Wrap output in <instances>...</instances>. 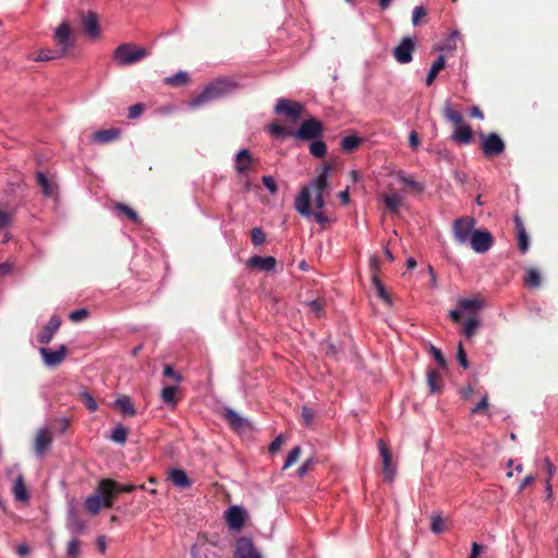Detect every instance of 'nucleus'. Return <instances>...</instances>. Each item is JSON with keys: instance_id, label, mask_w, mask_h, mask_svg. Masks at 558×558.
Listing matches in <instances>:
<instances>
[{"instance_id": "obj_64", "label": "nucleus", "mask_w": 558, "mask_h": 558, "mask_svg": "<svg viewBox=\"0 0 558 558\" xmlns=\"http://www.w3.org/2000/svg\"><path fill=\"white\" fill-rule=\"evenodd\" d=\"M488 405V398L487 396H484L481 401L472 409V413H478L483 410H485Z\"/></svg>"}, {"instance_id": "obj_48", "label": "nucleus", "mask_w": 558, "mask_h": 558, "mask_svg": "<svg viewBox=\"0 0 558 558\" xmlns=\"http://www.w3.org/2000/svg\"><path fill=\"white\" fill-rule=\"evenodd\" d=\"M268 132L272 135V136H277V137H286L289 135L287 129L278 123H271L269 126H268Z\"/></svg>"}, {"instance_id": "obj_60", "label": "nucleus", "mask_w": 558, "mask_h": 558, "mask_svg": "<svg viewBox=\"0 0 558 558\" xmlns=\"http://www.w3.org/2000/svg\"><path fill=\"white\" fill-rule=\"evenodd\" d=\"M430 353L433 354L435 361L437 362V364L440 366V367H445L446 366V360L441 353V351L439 349H437L436 347L432 345L430 347Z\"/></svg>"}, {"instance_id": "obj_41", "label": "nucleus", "mask_w": 558, "mask_h": 558, "mask_svg": "<svg viewBox=\"0 0 558 558\" xmlns=\"http://www.w3.org/2000/svg\"><path fill=\"white\" fill-rule=\"evenodd\" d=\"M37 183L40 186L45 196L50 197L53 194V189L45 173H37Z\"/></svg>"}, {"instance_id": "obj_21", "label": "nucleus", "mask_w": 558, "mask_h": 558, "mask_svg": "<svg viewBox=\"0 0 558 558\" xmlns=\"http://www.w3.org/2000/svg\"><path fill=\"white\" fill-rule=\"evenodd\" d=\"M83 26L87 34L92 38H97L100 35V27L98 23V16L95 12L89 11L84 17H83Z\"/></svg>"}, {"instance_id": "obj_2", "label": "nucleus", "mask_w": 558, "mask_h": 558, "mask_svg": "<svg viewBox=\"0 0 558 558\" xmlns=\"http://www.w3.org/2000/svg\"><path fill=\"white\" fill-rule=\"evenodd\" d=\"M114 486V481L110 478L101 480L94 495L86 498L85 505L92 514H96L101 508H110L113 505V497L108 494Z\"/></svg>"}, {"instance_id": "obj_46", "label": "nucleus", "mask_w": 558, "mask_h": 558, "mask_svg": "<svg viewBox=\"0 0 558 558\" xmlns=\"http://www.w3.org/2000/svg\"><path fill=\"white\" fill-rule=\"evenodd\" d=\"M135 489H137L136 485H133V484H119L114 481V486H112L108 494L110 495V497H112V495L114 493H132L134 492Z\"/></svg>"}, {"instance_id": "obj_10", "label": "nucleus", "mask_w": 558, "mask_h": 558, "mask_svg": "<svg viewBox=\"0 0 558 558\" xmlns=\"http://www.w3.org/2000/svg\"><path fill=\"white\" fill-rule=\"evenodd\" d=\"M468 242L475 253L484 254L493 246L494 239L492 233L486 230H475Z\"/></svg>"}, {"instance_id": "obj_29", "label": "nucleus", "mask_w": 558, "mask_h": 558, "mask_svg": "<svg viewBox=\"0 0 558 558\" xmlns=\"http://www.w3.org/2000/svg\"><path fill=\"white\" fill-rule=\"evenodd\" d=\"M63 58V56L59 52V50L56 49H41L38 51L36 57H29L31 60L35 62H41V61H51L56 59Z\"/></svg>"}, {"instance_id": "obj_31", "label": "nucleus", "mask_w": 558, "mask_h": 558, "mask_svg": "<svg viewBox=\"0 0 558 558\" xmlns=\"http://www.w3.org/2000/svg\"><path fill=\"white\" fill-rule=\"evenodd\" d=\"M116 405L124 415L134 416L136 414L135 408L128 396L119 397L116 400Z\"/></svg>"}, {"instance_id": "obj_11", "label": "nucleus", "mask_w": 558, "mask_h": 558, "mask_svg": "<svg viewBox=\"0 0 558 558\" xmlns=\"http://www.w3.org/2000/svg\"><path fill=\"white\" fill-rule=\"evenodd\" d=\"M482 149L486 157L499 156L505 151V143L496 133L482 137Z\"/></svg>"}, {"instance_id": "obj_27", "label": "nucleus", "mask_w": 558, "mask_h": 558, "mask_svg": "<svg viewBox=\"0 0 558 558\" xmlns=\"http://www.w3.org/2000/svg\"><path fill=\"white\" fill-rule=\"evenodd\" d=\"M458 306L462 313L476 314L483 307V302L476 298L460 299L458 301Z\"/></svg>"}, {"instance_id": "obj_35", "label": "nucleus", "mask_w": 558, "mask_h": 558, "mask_svg": "<svg viewBox=\"0 0 558 558\" xmlns=\"http://www.w3.org/2000/svg\"><path fill=\"white\" fill-rule=\"evenodd\" d=\"M361 142L362 140L356 135H348L342 138L340 145L342 150L350 153L355 150L360 146Z\"/></svg>"}, {"instance_id": "obj_39", "label": "nucleus", "mask_w": 558, "mask_h": 558, "mask_svg": "<svg viewBox=\"0 0 558 558\" xmlns=\"http://www.w3.org/2000/svg\"><path fill=\"white\" fill-rule=\"evenodd\" d=\"M524 282L530 288H537V287H539V284H541V275H539V272L536 269H534V268L527 269L525 278H524Z\"/></svg>"}, {"instance_id": "obj_5", "label": "nucleus", "mask_w": 558, "mask_h": 558, "mask_svg": "<svg viewBox=\"0 0 558 558\" xmlns=\"http://www.w3.org/2000/svg\"><path fill=\"white\" fill-rule=\"evenodd\" d=\"M324 133L323 123L315 119L311 118L302 122L300 128L290 133L296 140L301 141H314L319 138Z\"/></svg>"}, {"instance_id": "obj_61", "label": "nucleus", "mask_w": 558, "mask_h": 558, "mask_svg": "<svg viewBox=\"0 0 558 558\" xmlns=\"http://www.w3.org/2000/svg\"><path fill=\"white\" fill-rule=\"evenodd\" d=\"M283 444V437L282 435H278L269 445V452L275 453L278 450H280L281 446Z\"/></svg>"}, {"instance_id": "obj_8", "label": "nucleus", "mask_w": 558, "mask_h": 558, "mask_svg": "<svg viewBox=\"0 0 558 558\" xmlns=\"http://www.w3.org/2000/svg\"><path fill=\"white\" fill-rule=\"evenodd\" d=\"M303 110L304 107L302 104L287 98H279L275 107V112L277 114H283L292 121H298L301 118Z\"/></svg>"}, {"instance_id": "obj_55", "label": "nucleus", "mask_w": 558, "mask_h": 558, "mask_svg": "<svg viewBox=\"0 0 558 558\" xmlns=\"http://www.w3.org/2000/svg\"><path fill=\"white\" fill-rule=\"evenodd\" d=\"M69 529L73 533L77 534V533H81L85 529V524L80 519L73 517L70 519Z\"/></svg>"}, {"instance_id": "obj_12", "label": "nucleus", "mask_w": 558, "mask_h": 558, "mask_svg": "<svg viewBox=\"0 0 558 558\" xmlns=\"http://www.w3.org/2000/svg\"><path fill=\"white\" fill-rule=\"evenodd\" d=\"M378 450L383 460V473L385 481L391 483L396 476V466L392 464V456L384 439L378 440Z\"/></svg>"}, {"instance_id": "obj_52", "label": "nucleus", "mask_w": 558, "mask_h": 558, "mask_svg": "<svg viewBox=\"0 0 558 558\" xmlns=\"http://www.w3.org/2000/svg\"><path fill=\"white\" fill-rule=\"evenodd\" d=\"M117 208L120 211H123L130 218V220H132L133 222H138L140 221V217L136 214V211L133 210L132 208H130L129 206H126L124 204H118Z\"/></svg>"}, {"instance_id": "obj_62", "label": "nucleus", "mask_w": 558, "mask_h": 558, "mask_svg": "<svg viewBox=\"0 0 558 558\" xmlns=\"http://www.w3.org/2000/svg\"><path fill=\"white\" fill-rule=\"evenodd\" d=\"M313 464L312 459H307L302 463V465L296 470V475L299 477H303L310 470L311 465Z\"/></svg>"}, {"instance_id": "obj_22", "label": "nucleus", "mask_w": 558, "mask_h": 558, "mask_svg": "<svg viewBox=\"0 0 558 558\" xmlns=\"http://www.w3.org/2000/svg\"><path fill=\"white\" fill-rule=\"evenodd\" d=\"M169 478L175 487L181 489L189 488L192 485V481L182 469H171L169 471Z\"/></svg>"}, {"instance_id": "obj_37", "label": "nucleus", "mask_w": 558, "mask_h": 558, "mask_svg": "<svg viewBox=\"0 0 558 558\" xmlns=\"http://www.w3.org/2000/svg\"><path fill=\"white\" fill-rule=\"evenodd\" d=\"M126 437H128V429H126V427H124L122 424H118L112 429L110 438H111L112 441H114L117 444H120V445H123L126 441Z\"/></svg>"}, {"instance_id": "obj_59", "label": "nucleus", "mask_w": 558, "mask_h": 558, "mask_svg": "<svg viewBox=\"0 0 558 558\" xmlns=\"http://www.w3.org/2000/svg\"><path fill=\"white\" fill-rule=\"evenodd\" d=\"M144 111V106L142 104H135L129 108V119H136L142 116Z\"/></svg>"}, {"instance_id": "obj_50", "label": "nucleus", "mask_w": 558, "mask_h": 558, "mask_svg": "<svg viewBox=\"0 0 558 558\" xmlns=\"http://www.w3.org/2000/svg\"><path fill=\"white\" fill-rule=\"evenodd\" d=\"M373 284L377 290L378 296L386 302H390L389 296L385 290V287L381 283V281L378 279V277H376V276L373 277Z\"/></svg>"}, {"instance_id": "obj_54", "label": "nucleus", "mask_w": 558, "mask_h": 558, "mask_svg": "<svg viewBox=\"0 0 558 558\" xmlns=\"http://www.w3.org/2000/svg\"><path fill=\"white\" fill-rule=\"evenodd\" d=\"M457 359H458V362L461 365V367H463L464 369L469 368L470 365H469V362L466 359V353L463 349L462 343H459V345H458Z\"/></svg>"}, {"instance_id": "obj_16", "label": "nucleus", "mask_w": 558, "mask_h": 558, "mask_svg": "<svg viewBox=\"0 0 558 558\" xmlns=\"http://www.w3.org/2000/svg\"><path fill=\"white\" fill-rule=\"evenodd\" d=\"M415 44L410 37L403 38L400 44L393 49V57L401 64H407L412 61V53Z\"/></svg>"}, {"instance_id": "obj_28", "label": "nucleus", "mask_w": 558, "mask_h": 558, "mask_svg": "<svg viewBox=\"0 0 558 558\" xmlns=\"http://www.w3.org/2000/svg\"><path fill=\"white\" fill-rule=\"evenodd\" d=\"M381 199L386 208L391 213H398L402 205V198L398 193L385 194Z\"/></svg>"}, {"instance_id": "obj_25", "label": "nucleus", "mask_w": 558, "mask_h": 558, "mask_svg": "<svg viewBox=\"0 0 558 558\" xmlns=\"http://www.w3.org/2000/svg\"><path fill=\"white\" fill-rule=\"evenodd\" d=\"M515 228L518 231V245L521 253H525L529 250L530 241L529 235L524 229L523 222L520 217L514 218Z\"/></svg>"}, {"instance_id": "obj_17", "label": "nucleus", "mask_w": 558, "mask_h": 558, "mask_svg": "<svg viewBox=\"0 0 558 558\" xmlns=\"http://www.w3.org/2000/svg\"><path fill=\"white\" fill-rule=\"evenodd\" d=\"M52 444V433L48 427H41L35 438V453L43 458Z\"/></svg>"}, {"instance_id": "obj_13", "label": "nucleus", "mask_w": 558, "mask_h": 558, "mask_svg": "<svg viewBox=\"0 0 558 558\" xmlns=\"http://www.w3.org/2000/svg\"><path fill=\"white\" fill-rule=\"evenodd\" d=\"M66 347L61 344L57 350H50L48 348H40L39 353L44 360V363L48 367H56L60 365L66 356Z\"/></svg>"}, {"instance_id": "obj_34", "label": "nucleus", "mask_w": 558, "mask_h": 558, "mask_svg": "<svg viewBox=\"0 0 558 558\" xmlns=\"http://www.w3.org/2000/svg\"><path fill=\"white\" fill-rule=\"evenodd\" d=\"M444 116L447 120L451 121L454 126L464 124L463 116L461 112L453 110L449 104H447L444 108Z\"/></svg>"}, {"instance_id": "obj_24", "label": "nucleus", "mask_w": 558, "mask_h": 558, "mask_svg": "<svg viewBox=\"0 0 558 558\" xmlns=\"http://www.w3.org/2000/svg\"><path fill=\"white\" fill-rule=\"evenodd\" d=\"M12 492H13L15 500L21 501V502H26L29 500V493L25 486L24 477L22 474H20L15 478Z\"/></svg>"}, {"instance_id": "obj_58", "label": "nucleus", "mask_w": 558, "mask_h": 558, "mask_svg": "<svg viewBox=\"0 0 558 558\" xmlns=\"http://www.w3.org/2000/svg\"><path fill=\"white\" fill-rule=\"evenodd\" d=\"M426 15V10L424 7L418 5L415 7L412 12V23L413 25H417L420 23V20Z\"/></svg>"}, {"instance_id": "obj_45", "label": "nucleus", "mask_w": 558, "mask_h": 558, "mask_svg": "<svg viewBox=\"0 0 558 558\" xmlns=\"http://www.w3.org/2000/svg\"><path fill=\"white\" fill-rule=\"evenodd\" d=\"M80 398L90 412H95L98 409L96 400L87 390H82L80 392Z\"/></svg>"}, {"instance_id": "obj_51", "label": "nucleus", "mask_w": 558, "mask_h": 558, "mask_svg": "<svg viewBox=\"0 0 558 558\" xmlns=\"http://www.w3.org/2000/svg\"><path fill=\"white\" fill-rule=\"evenodd\" d=\"M263 184L265 187L269 191L270 194H276L278 191L277 183L275 179L271 175H264L262 178Z\"/></svg>"}, {"instance_id": "obj_57", "label": "nucleus", "mask_w": 558, "mask_h": 558, "mask_svg": "<svg viewBox=\"0 0 558 558\" xmlns=\"http://www.w3.org/2000/svg\"><path fill=\"white\" fill-rule=\"evenodd\" d=\"M88 316L86 308H80L70 313V319L74 323H78Z\"/></svg>"}, {"instance_id": "obj_26", "label": "nucleus", "mask_w": 558, "mask_h": 558, "mask_svg": "<svg viewBox=\"0 0 558 558\" xmlns=\"http://www.w3.org/2000/svg\"><path fill=\"white\" fill-rule=\"evenodd\" d=\"M121 131L119 129L99 130L93 134L94 141L99 144L109 143L120 137Z\"/></svg>"}, {"instance_id": "obj_63", "label": "nucleus", "mask_w": 558, "mask_h": 558, "mask_svg": "<svg viewBox=\"0 0 558 558\" xmlns=\"http://www.w3.org/2000/svg\"><path fill=\"white\" fill-rule=\"evenodd\" d=\"M302 417L307 426H310L313 423L314 420V413L311 409L304 407L302 410Z\"/></svg>"}, {"instance_id": "obj_15", "label": "nucleus", "mask_w": 558, "mask_h": 558, "mask_svg": "<svg viewBox=\"0 0 558 558\" xmlns=\"http://www.w3.org/2000/svg\"><path fill=\"white\" fill-rule=\"evenodd\" d=\"M234 558H263L251 538L241 537L235 543Z\"/></svg>"}, {"instance_id": "obj_42", "label": "nucleus", "mask_w": 558, "mask_h": 558, "mask_svg": "<svg viewBox=\"0 0 558 558\" xmlns=\"http://www.w3.org/2000/svg\"><path fill=\"white\" fill-rule=\"evenodd\" d=\"M81 555V542L77 537H73L66 547V558H78Z\"/></svg>"}, {"instance_id": "obj_33", "label": "nucleus", "mask_w": 558, "mask_h": 558, "mask_svg": "<svg viewBox=\"0 0 558 558\" xmlns=\"http://www.w3.org/2000/svg\"><path fill=\"white\" fill-rule=\"evenodd\" d=\"M393 175H396V178H398L403 184L416 190L417 192H422L424 189L422 183L415 181L412 177H409L402 170L395 171Z\"/></svg>"}, {"instance_id": "obj_38", "label": "nucleus", "mask_w": 558, "mask_h": 558, "mask_svg": "<svg viewBox=\"0 0 558 558\" xmlns=\"http://www.w3.org/2000/svg\"><path fill=\"white\" fill-rule=\"evenodd\" d=\"M439 378L440 375L436 369L427 371V385L429 387L430 392L440 391Z\"/></svg>"}, {"instance_id": "obj_20", "label": "nucleus", "mask_w": 558, "mask_h": 558, "mask_svg": "<svg viewBox=\"0 0 558 558\" xmlns=\"http://www.w3.org/2000/svg\"><path fill=\"white\" fill-rule=\"evenodd\" d=\"M451 140L459 145H469L473 141L472 129L468 124H462L454 128L451 134Z\"/></svg>"}, {"instance_id": "obj_53", "label": "nucleus", "mask_w": 558, "mask_h": 558, "mask_svg": "<svg viewBox=\"0 0 558 558\" xmlns=\"http://www.w3.org/2000/svg\"><path fill=\"white\" fill-rule=\"evenodd\" d=\"M430 529H432V531L434 533H437V534L444 532V530H445V522L441 519V517H439V515L433 517Z\"/></svg>"}, {"instance_id": "obj_9", "label": "nucleus", "mask_w": 558, "mask_h": 558, "mask_svg": "<svg viewBox=\"0 0 558 558\" xmlns=\"http://www.w3.org/2000/svg\"><path fill=\"white\" fill-rule=\"evenodd\" d=\"M248 514L241 506H231L225 512L227 525L232 531H240L243 529Z\"/></svg>"}, {"instance_id": "obj_49", "label": "nucleus", "mask_w": 558, "mask_h": 558, "mask_svg": "<svg viewBox=\"0 0 558 558\" xmlns=\"http://www.w3.org/2000/svg\"><path fill=\"white\" fill-rule=\"evenodd\" d=\"M266 240L265 232L260 228L252 229V243L256 246L262 245Z\"/></svg>"}, {"instance_id": "obj_43", "label": "nucleus", "mask_w": 558, "mask_h": 558, "mask_svg": "<svg viewBox=\"0 0 558 558\" xmlns=\"http://www.w3.org/2000/svg\"><path fill=\"white\" fill-rule=\"evenodd\" d=\"M480 326V319L477 317H471L464 323L463 333L466 338L474 336L476 329Z\"/></svg>"}, {"instance_id": "obj_7", "label": "nucleus", "mask_w": 558, "mask_h": 558, "mask_svg": "<svg viewBox=\"0 0 558 558\" xmlns=\"http://www.w3.org/2000/svg\"><path fill=\"white\" fill-rule=\"evenodd\" d=\"M53 40L57 49L63 57L74 48V40L71 37V27L66 22L61 23L56 28Z\"/></svg>"}, {"instance_id": "obj_18", "label": "nucleus", "mask_w": 558, "mask_h": 558, "mask_svg": "<svg viewBox=\"0 0 558 558\" xmlns=\"http://www.w3.org/2000/svg\"><path fill=\"white\" fill-rule=\"evenodd\" d=\"M60 325L61 319L57 315L51 316L47 325L37 335V340L43 344L50 343L54 333L59 330Z\"/></svg>"}, {"instance_id": "obj_47", "label": "nucleus", "mask_w": 558, "mask_h": 558, "mask_svg": "<svg viewBox=\"0 0 558 558\" xmlns=\"http://www.w3.org/2000/svg\"><path fill=\"white\" fill-rule=\"evenodd\" d=\"M226 417L233 427L239 428L243 425L244 420L231 409L227 410Z\"/></svg>"}, {"instance_id": "obj_3", "label": "nucleus", "mask_w": 558, "mask_h": 558, "mask_svg": "<svg viewBox=\"0 0 558 558\" xmlns=\"http://www.w3.org/2000/svg\"><path fill=\"white\" fill-rule=\"evenodd\" d=\"M147 56V50L132 44H121L113 52V60L120 66L134 64Z\"/></svg>"}, {"instance_id": "obj_23", "label": "nucleus", "mask_w": 558, "mask_h": 558, "mask_svg": "<svg viewBox=\"0 0 558 558\" xmlns=\"http://www.w3.org/2000/svg\"><path fill=\"white\" fill-rule=\"evenodd\" d=\"M248 266L258 268L260 270H274L276 267V259L272 256H252L248 259Z\"/></svg>"}, {"instance_id": "obj_4", "label": "nucleus", "mask_w": 558, "mask_h": 558, "mask_svg": "<svg viewBox=\"0 0 558 558\" xmlns=\"http://www.w3.org/2000/svg\"><path fill=\"white\" fill-rule=\"evenodd\" d=\"M294 208L302 217H313L318 223H325L328 221V218L322 213V210L313 211L311 209V187H302L300 190L295 197Z\"/></svg>"}, {"instance_id": "obj_36", "label": "nucleus", "mask_w": 558, "mask_h": 558, "mask_svg": "<svg viewBox=\"0 0 558 558\" xmlns=\"http://www.w3.org/2000/svg\"><path fill=\"white\" fill-rule=\"evenodd\" d=\"M310 153L316 158H324L327 153L326 144L316 138L310 144Z\"/></svg>"}, {"instance_id": "obj_19", "label": "nucleus", "mask_w": 558, "mask_h": 558, "mask_svg": "<svg viewBox=\"0 0 558 558\" xmlns=\"http://www.w3.org/2000/svg\"><path fill=\"white\" fill-rule=\"evenodd\" d=\"M330 170H331V166L328 163L325 165L323 167L322 172L308 185H305L304 187H311V194L312 193L325 194V192L328 187V177H329Z\"/></svg>"}, {"instance_id": "obj_56", "label": "nucleus", "mask_w": 558, "mask_h": 558, "mask_svg": "<svg viewBox=\"0 0 558 558\" xmlns=\"http://www.w3.org/2000/svg\"><path fill=\"white\" fill-rule=\"evenodd\" d=\"M163 376L172 378L175 383L182 381V376L171 365H166Z\"/></svg>"}, {"instance_id": "obj_44", "label": "nucleus", "mask_w": 558, "mask_h": 558, "mask_svg": "<svg viewBox=\"0 0 558 558\" xmlns=\"http://www.w3.org/2000/svg\"><path fill=\"white\" fill-rule=\"evenodd\" d=\"M301 454V447L296 446L293 449H291L286 458V461L283 463L282 470L289 469L291 465H293L300 458Z\"/></svg>"}, {"instance_id": "obj_1", "label": "nucleus", "mask_w": 558, "mask_h": 558, "mask_svg": "<svg viewBox=\"0 0 558 558\" xmlns=\"http://www.w3.org/2000/svg\"><path fill=\"white\" fill-rule=\"evenodd\" d=\"M238 84L228 77L217 78L209 83L204 90L190 101L192 108L201 107L207 102L225 97L235 90Z\"/></svg>"}, {"instance_id": "obj_6", "label": "nucleus", "mask_w": 558, "mask_h": 558, "mask_svg": "<svg viewBox=\"0 0 558 558\" xmlns=\"http://www.w3.org/2000/svg\"><path fill=\"white\" fill-rule=\"evenodd\" d=\"M475 219L470 216H463L454 220L452 227V233L454 240L459 244H465L472 236V233L475 231Z\"/></svg>"}, {"instance_id": "obj_40", "label": "nucleus", "mask_w": 558, "mask_h": 558, "mask_svg": "<svg viewBox=\"0 0 558 558\" xmlns=\"http://www.w3.org/2000/svg\"><path fill=\"white\" fill-rule=\"evenodd\" d=\"M190 82V76L186 72L180 71L177 74L166 77L165 83L168 85H183Z\"/></svg>"}, {"instance_id": "obj_32", "label": "nucleus", "mask_w": 558, "mask_h": 558, "mask_svg": "<svg viewBox=\"0 0 558 558\" xmlns=\"http://www.w3.org/2000/svg\"><path fill=\"white\" fill-rule=\"evenodd\" d=\"M444 66H445V57L444 56H439L437 58V60L432 64L429 71L427 73L426 81H425L427 86H430L434 83L438 72Z\"/></svg>"}, {"instance_id": "obj_30", "label": "nucleus", "mask_w": 558, "mask_h": 558, "mask_svg": "<svg viewBox=\"0 0 558 558\" xmlns=\"http://www.w3.org/2000/svg\"><path fill=\"white\" fill-rule=\"evenodd\" d=\"M177 391V386L163 387L160 393L162 402L167 405L174 407L178 403Z\"/></svg>"}, {"instance_id": "obj_14", "label": "nucleus", "mask_w": 558, "mask_h": 558, "mask_svg": "<svg viewBox=\"0 0 558 558\" xmlns=\"http://www.w3.org/2000/svg\"><path fill=\"white\" fill-rule=\"evenodd\" d=\"M255 160L251 151L242 148L234 156V169L239 174L247 175L254 167Z\"/></svg>"}]
</instances>
